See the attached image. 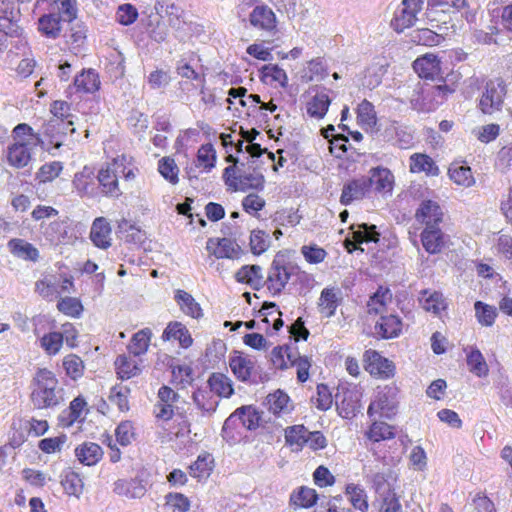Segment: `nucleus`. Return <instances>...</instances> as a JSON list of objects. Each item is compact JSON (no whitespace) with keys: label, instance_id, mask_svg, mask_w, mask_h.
Here are the masks:
<instances>
[{"label":"nucleus","instance_id":"obj_37","mask_svg":"<svg viewBox=\"0 0 512 512\" xmlns=\"http://www.w3.org/2000/svg\"><path fill=\"white\" fill-rule=\"evenodd\" d=\"M401 328L402 322L396 315L381 316L380 321L375 325L376 333L384 339L397 337Z\"/></svg>","mask_w":512,"mask_h":512},{"label":"nucleus","instance_id":"obj_12","mask_svg":"<svg viewBox=\"0 0 512 512\" xmlns=\"http://www.w3.org/2000/svg\"><path fill=\"white\" fill-rule=\"evenodd\" d=\"M361 391L354 386L353 388L338 389L335 395V404L339 415L343 418H352L361 411Z\"/></svg>","mask_w":512,"mask_h":512},{"label":"nucleus","instance_id":"obj_1","mask_svg":"<svg viewBox=\"0 0 512 512\" xmlns=\"http://www.w3.org/2000/svg\"><path fill=\"white\" fill-rule=\"evenodd\" d=\"M12 137L14 142L7 148V162L14 168H24L31 161L32 147L43 143L41 136L30 125L20 123L13 128Z\"/></svg>","mask_w":512,"mask_h":512},{"label":"nucleus","instance_id":"obj_61","mask_svg":"<svg viewBox=\"0 0 512 512\" xmlns=\"http://www.w3.org/2000/svg\"><path fill=\"white\" fill-rule=\"evenodd\" d=\"M115 437L118 444L128 446L136 439V428L130 420L121 421L115 429Z\"/></svg>","mask_w":512,"mask_h":512},{"label":"nucleus","instance_id":"obj_59","mask_svg":"<svg viewBox=\"0 0 512 512\" xmlns=\"http://www.w3.org/2000/svg\"><path fill=\"white\" fill-rule=\"evenodd\" d=\"M192 398L203 411H214L218 405V400L209 387L208 389L198 388L193 392Z\"/></svg>","mask_w":512,"mask_h":512},{"label":"nucleus","instance_id":"obj_63","mask_svg":"<svg viewBox=\"0 0 512 512\" xmlns=\"http://www.w3.org/2000/svg\"><path fill=\"white\" fill-rule=\"evenodd\" d=\"M311 366V359L308 356L300 355L298 351L295 352L291 361V367L296 369L299 383H305L309 379Z\"/></svg>","mask_w":512,"mask_h":512},{"label":"nucleus","instance_id":"obj_21","mask_svg":"<svg viewBox=\"0 0 512 512\" xmlns=\"http://www.w3.org/2000/svg\"><path fill=\"white\" fill-rule=\"evenodd\" d=\"M250 24L262 31L271 32L277 27V18L273 10L267 5L256 6L249 15Z\"/></svg>","mask_w":512,"mask_h":512},{"label":"nucleus","instance_id":"obj_41","mask_svg":"<svg viewBox=\"0 0 512 512\" xmlns=\"http://www.w3.org/2000/svg\"><path fill=\"white\" fill-rule=\"evenodd\" d=\"M130 394L131 389L127 385L117 383L110 388L108 400L116 406L120 412H128L130 410Z\"/></svg>","mask_w":512,"mask_h":512},{"label":"nucleus","instance_id":"obj_29","mask_svg":"<svg viewBox=\"0 0 512 512\" xmlns=\"http://www.w3.org/2000/svg\"><path fill=\"white\" fill-rule=\"evenodd\" d=\"M237 282L249 285L254 290H259L265 285L262 268L259 265H244L236 273Z\"/></svg>","mask_w":512,"mask_h":512},{"label":"nucleus","instance_id":"obj_33","mask_svg":"<svg viewBox=\"0 0 512 512\" xmlns=\"http://www.w3.org/2000/svg\"><path fill=\"white\" fill-rule=\"evenodd\" d=\"M421 242L429 254L440 253L444 245L443 233L437 226H426L421 233Z\"/></svg>","mask_w":512,"mask_h":512},{"label":"nucleus","instance_id":"obj_28","mask_svg":"<svg viewBox=\"0 0 512 512\" xmlns=\"http://www.w3.org/2000/svg\"><path fill=\"white\" fill-rule=\"evenodd\" d=\"M100 78L93 69H84L74 78L73 85L78 93L92 94L100 89Z\"/></svg>","mask_w":512,"mask_h":512},{"label":"nucleus","instance_id":"obj_51","mask_svg":"<svg viewBox=\"0 0 512 512\" xmlns=\"http://www.w3.org/2000/svg\"><path fill=\"white\" fill-rule=\"evenodd\" d=\"M269 234L261 229H253L249 235V250L254 256L264 254L270 247Z\"/></svg>","mask_w":512,"mask_h":512},{"label":"nucleus","instance_id":"obj_31","mask_svg":"<svg viewBox=\"0 0 512 512\" xmlns=\"http://www.w3.org/2000/svg\"><path fill=\"white\" fill-rule=\"evenodd\" d=\"M413 68L422 78H434L440 73V60L434 54H425L414 61Z\"/></svg>","mask_w":512,"mask_h":512},{"label":"nucleus","instance_id":"obj_14","mask_svg":"<svg viewBox=\"0 0 512 512\" xmlns=\"http://www.w3.org/2000/svg\"><path fill=\"white\" fill-rule=\"evenodd\" d=\"M206 249L210 255L217 259H240L244 254L243 249L235 239L231 238H209L206 242Z\"/></svg>","mask_w":512,"mask_h":512},{"label":"nucleus","instance_id":"obj_47","mask_svg":"<svg viewBox=\"0 0 512 512\" xmlns=\"http://www.w3.org/2000/svg\"><path fill=\"white\" fill-rule=\"evenodd\" d=\"M152 332L149 328H144L136 332L127 346L129 354L139 357L148 351Z\"/></svg>","mask_w":512,"mask_h":512},{"label":"nucleus","instance_id":"obj_52","mask_svg":"<svg viewBox=\"0 0 512 512\" xmlns=\"http://www.w3.org/2000/svg\"><path fill=\"white\" fill-rule=\"evenodd\" d=\"M343 300V293L340 288H326L322 290V314L325 317L334 315L336 308Z\"/></svg>","mask_w":512,"mask_h":512},{"label":"nucleus","instance_id":"obj_10","mask_svg":"<svg viewBox=\"0 0 512 512\" xmlns=\"http://www.w3.org/2000/svg\"><path fill=\"white\" fill-rule=\"evenodd\" d=\"M424 0H403L394 13L391 27L398 33L413 26L417 14L422 10Z\"/></svg>","mask_w":512,"mask_h":512},{"label":"nucleus","instance_id":"obj_40","mask_svg":"<svg viewBox=\"0 0 512 512\" xmlns=\"http://www.w3.org/2000/svg\"><path fill=\"white\" fill-rule=\"evenodd\" d=\"M57 310L70 318L78 319L84 312V305L80 298L71 296H60L57 299Z\"/></svg>","mask_w":512,"mask_h":512},{"label":"nucleus","instance_id":"obj_7","mask_svg":"<svg viewBox=\"0 0 512 512\" xmlns=\"http://www.w3.org/2000/svg\"><path fill=\"white\" fill-rule=\"evenodd\" d=\"M349 233L343 241V245L348 253L354 251L364 252L361 247L363 243H377L380 239V233L374 224L360 223L352 224Z\"/></svg>","mask_w":512,"mask_h":512},{"label":"nucleus","instance_id":"obj_35","mask_svg":"<svg viewBox=\"0 0 512 512\" xmlns=\"http://www.w3.org/2000/svg\"><path fill=\"white\" fill-rule=\"evenodd\" d=\"M162 339L164 341L177 340L183 348H189L193 343L188 329L180 322L169 323L162 334Z\"/></svg>","mask_w":512,"mask_h":512},{"label":"nucleus","instance_id":"obj_39","mask_svg":"<svg viewBox=\"0 0 512 512\" xmlns=\"http://www.w3.org/2000/svg\"><path fill=\"white\" fill-rule=\"evenodd\" d=\"M61 21L56 14H44L38 19V31L47 38L57 39L62 31Z\"/></svg>","mask_w":512,"mask_h":512},{"label":"nucleus","instance_id":"obj_15","mask_svg":"<svg viewBox=\"0 0 512 512\" xmlns=\"http://www.w3.org/2000/svg\"><path fill=\"white\" fill-rule=\"evenodd\" d=\"M371 193L370 180L363 175L348 180L343 185L340 201L344 205H349L354 201L370 197Z\"/></svg>","mask_w":512,"mask_h":512},{"label":"nucleus","instance_id":"obj_27","mask_svg":"<svg viewBox=\"0 0 512 512\" xmlns=\"http://www.w3.org/2000/svg\"><path fill=\"white\" fill-rule=\"evenodd\" d=\"M318 501V494L315 489L307 486H300L292 491L289 497V505L293 510L309 509Z\"/></svg>","mask_w":512,"mask_h":512},{"label":"nucleus","instance_id":"obj_44","mask_svg":"<svg viewBox=\"0 0 512 512\" xmlns=\"http://www.w3.org/2000/svg\"><path fill=\"white\" fill-rule=\"evenodd\" d=\"M297 349L289 345H279L272 349L270 360L274 368L286 370L291 368V361Z\"/></svg>","mask_w":512,"mask_h":512},{"label":"nucleus","instance_id":"obj_9","mask_svg":"<svg viewBox=\"0 0 512 512\" xmlns=\"http://www.w3.org/2000/svg\"><path fill=\"white\" fill-rule=\"evenodd\" d=\"M506 84L501 78L489 80L480 98L479 107L485 114H492L502 107L506 95Z\"/></svg>","mask_w":512,"mask_h":512},{"label":"nucleus","instance_id":"obj_8","mask_svg":"<svg viewBox=\"0 0 512 512\" xmlns=\"http://www.w3.org/2000/svg\"><path fill=\"white\" fill-rule=\"evenodd\" d=\"M398 403V388L395 385H386L378 391L376 400L371 402L367 413L369 417L380 413V416L391 419L397 413Z\"/></svg>","mask_w":512,"mask_h":512},{"label":"nucleus","instance_id":"obj_48","mask_svg":"<svg viewBox=\"0 0 512 512\" xmlns=\"http://www.w3.org/2000/svg\"><path fill=\"white\" fill-rule=\"evenodd\" d=\"M175 300L180 306V309L186 315L199 319L203 316L202 308L199 303L195 301L193 296L184 290H177Z\"/></svg>","mask_w":512,"mask_h":512},{"label":"nucleus","instance_id":"obj_26","mask_svg":"<svg viewBox=\"0 0 512 512\" xmlns=\"http://www.w3.org/2000/svg\"><path fill=\"white\" fill-rule=\"evenodd\" d=\"M102 447L94 442L85 441L75 448L77 460L85 466H94L103 458Z\"/></svg>","mask_w":512,"mask_h":512},{"label":"nucleus","instance_id":"obj_38","mask_svg":"<svg viewBox=\"0 0 512 512\" xmlns=\"http://www.w3.org/2000/svg\"><path fill=\"white\" fill-rule=\"evenodd\" d=\"M50 113L53 115L52 119L63 123L65 128H68L70 132H74V128H72L74 115L72 114L70 103L64 100H55L50 104Z\"/></svg>","mask_w":512,"mask_h":512},{"label":"nucleus","instance_id":"obj_36","mask_svg":"<svg viewBox=\"0 0 512 512\" xmlns=\"http://www.w3.org/2000/svg\"><path fill=\"white\" fill-rule=\"evenodd\" d=\"M208 387L215 396L229 398L234 393L231 379L223 373H212L208 378Z\"/></svg>","mask_w":512,"mask_h":512},{"label":"nucleus","instance_id":"obj_24","mask_svg":"<svg viewBox=\"0 0 512 512\" xmlns=\"http://www.w3.org/2000/svg\"><path fill=\"white\" fill-rule=\"evenodd\" d=\"M9 252L16 258L24 261L37 262L40 259V252L32 243L22 238H12L8 241Z\"/></svg>","mask_w":512,"mask_h":512},{"label":"nucleus","instance_id":"obj_23","mask_svg":"<svg viewBox=\"0 0 512 512\" xmlns=\"http://www.w3.org/2000/svg\"><path fill=\"white\" fill-rule=\"evenodd\" d=\"M44 239L51 245L64 244L68 239V225L63 220H54L40 225Z\"/></svg>","mask_w":512,"mask_h":512},{"label":"nucleus","instance_id":"obj_20","mask_svg":"<svg viewBox=\"0 0 512 512\" xmlns=\"http://www.w3.org/2000/svg\"><path fill=\"white\" fill-rule=\"evenodd\" d=\"M96 176L91 167L84 166L74 175L73 188L80 197H93L97 190Z\"/></svg>","mask_w":512,"mask_h":512},{"label":"nucleus","instance_id":"obj_4","mask_svg":"<svg viewBox=\"0 0 512 512\" xmlns=\"http://www.w3.org/2000/svg\"><path fill=\"white\" fill-rule=\"evenodd\" d=\"M299 267L294 264L287 251H279L268 270L265 285L272 295L280 294L288 284L291 277L299 272Z\"/></svg>","mask_w":512,"mask_h":512},{"label":"nucleus","instance_id":"obj_46","mask_svg":"<svg viewBox=\"0 0 512 512\" xmlns=\"http://www.w3.org/2000/svg\"><path fill=\"white\" fill-rule=\"evenodd\" d=\"M266 405L268 410L277 416L286 414L291 410L290 397L281 390L270 393L266 397Z\"/></svg>","mask_w":512,"mask_h":512},{"label":"nucleus","instance_id":"obj_50","mask_svg":"<svg viewBox=\"0 0 512 512\" xmlns=\"http://www.w3.org/2000/svg\"><path fill=\"white\" fill-rule=\"evenodd\" d=\"M265 185V178L261 173H244L238 175L237 185L234 186V192L236 191H248V190H263Z\"/></svg>","mask_w":512,"mask_h":512},{"label":"nucleus","instance_id":"obj_6","mask_svg":"<svg viewBox=\"0 0 512 512\" xmlns=\"http://www.w3.org/2000/svg\"><path fill=\"white\" fill-rule=\"evenodd\" d=\"M261 422L260 413L252 406H242L237 408L224 422L222 427V436L229 442H235L240 432L237 425L240 423L248 430H255Z\"/></svg>","mask_w":512,"mask_h":512},{"label":"nucleus","instance_id":"obj_32","mask_svg":"<svg viewBox=\"0 0 512 512\" xmlns=\"http://www.w3.org/2000/svg\"><path fill=\"white\" fill-rule=\"evenodd\" d=\"M442 216L443 213L440 206L437 202L432 200L422 201L416 212V217L418 220L425 223L426 226H437L438 223L442 221Z\"/></svg>","mask_w":512,"mask_h":512},{"label":"nucleus","instance_id":"obj_5","mask_svg":"<svg viewBox=\"0 0 512 512\" xmlns=\"http://www.w3.org/2000/svg\"><path fill=\"white\" fill-rule=\"evenodd\" d=\"M75 290L74 278L69 274H60L57 277L54 274L46 273L42 278L35 282L34 291L41 298L47 301H53L60 296Z\"/></svg>","mask_w":512,"mask_h":512},{"label":"nucleus","instance_id":"obj_53","mask_svg":"<svg viewBox=\"0 0 512 512\" xmlns=\"http://www.w3.org/2000/svg\"><path fill=\"white\" fill-rule=\"evenodd\" d=\"M358 123L367 131L373 130L377 124L374 105L368 100H363L357 108Z\"/></svg>","mask_w":512,"mask_h":512},{"label":"nucleus","instance_id":"obj_49","mask_svg":"<svg viewBox=\"0 0 512 512\" xmlns=\"http://www.w3.org/2000/svg\"><path fill=\"white\" fill-rule=\"evenodd\" d=\"M62 366L67 377L71 380H78L83 377L85 363L80 356L74 353L67 354L62 359Z\"/></svg>","mask_w":512,"mask_h":512},{"label":"nucleus","instance_id":"obj_2","mask_svg":"<svg viewBox=\"0 0 512 512\" xmlns=\"http://www.w3.org/2000/svg\"><path fill=\"white\" fill-rule=\"evenodd\" d=\"M133 162V157L121 154L99 170L96 178L104 195L118 198L122 194L117 175L122 174L126 180L134 179L137 168Z\"/></svg>","mask_w":512,"mask_h":512},{"label":"nucleus","instance_id":"obj_42","mask_svg":"<svg viewBox=\"0 0 512 512\" xmlns=\"http://www.w3.org/2000/svg\"><path fill=\"white\" fill-rule=\"evenodd\" d=\"M302 109L311 117H320V88L312 85L301 95Z\"/></svg>","mask_w":512,"mask_h":512},{"label":"nucleus","instance_id":"obj_25","mask_svg":"<svg viewBox=\"0 0 512 512\" xmlns=\"http://www.w3.org/2000/svg\"><path fill=\"white\" fill-rule=\"evenodd\" d=\"M88 412L87 402L83 396L74 398L67 410H64L59 417L63 427H71L74 423L82 421Z\"/></svg>","mask_w":512,"mask_h":512},{"label":"nucleus","instance_id":"obj_57","mask_svg":"<svg viewBox=\"0 0 512 512\" xmlns=\"http://www.w3.org/2000/svg\"><path fill=\"white\" fill-rule=\"evenodd\" d=\"M467 365L474 375L482 378L489 372L488 365L479 349L474 348L467 354Z\"/></svg>","mask_w":512,"mask_h":512},{"label":"nucleus","instance_id":"obj_45","mask_svg":"<svg viewBox=\"0 0 512 512\" xmlns=\"http://www.w3.org/2000/svg\"><path fill=\"white\" fill-rule=\"evenodd\" d=\"M410 170L413 173L425 172L430 176H437L439 174V168L434 160L430 156L421 153L411 155Z\"/></svg>","mask_w":512,"mask_h":512},{"label":"nucleus","instance_id":"obj_54","mask_svg":"<svg viewBox=\"0 0 512 512\" xmlns=\"http://www.w3.org/2000/svg\"><path fill=\"white\" fill-rule=\"evenodd\" d=\"M40 347L46 355L55 356L63 347V337L58 331H50L39 338Z\"/></svg>","mask_w":512,"mask_h":512},{"label":"nucleus","instance_id":"obj_64","mask_svg":"<svg viewBox=\"0 0 512 512\" xmlns=\"http://www.w3.org/2000/svg\"><path fill=\"white\" fill-rule=\"evenodd\" d=\"M43 135L49 139L51 144L59 145L60 136L66 135L68 128L63 126V123L57 122L55 119H50L43 124Z\"/></svg>","mask_w":512,"mask_h":512},{"label":"nucleus","instance_id":"obj_43","mask_svg":"<svg viewBox=\"0 0 512 512\" xmlns=\"http://www.w3.org/2000/svg\"><path fill=\"white\" fill-rule=\"evenodd\" d=\"M61 485L65 493L69 496L79 497L84 490L83 479L79 473L72 469L63 471Z\"/></svg>","mask_w":512,"mask_h":512},{"label":"nucleus","instance_id":"obj_60","mask_svg":"<svg viewBox=\"0 0 512 512\" xmlns=\"http://www.w3.org/2000/svg\"><path fill=\"white\" fill-rule=\"evenodd\" d=\"M63 164L60 161H52L43 164L36 173V180L39 183H49L55 180L62 172Z\"/></svg>","mask_w":512,"mask_h":512},{"label":"nucleus","instance_id":"obj_56","mask_svg":"<svg viewBox=\"0 0 512 512\" xmlns=\"http://www.w3.org/2000/svg\"><path fill=\"white\" fill-rule=\"evenodd\" d=\"M27 422L21 417L13 419L8 444L12 448H19L26 441Z\"/></svg>","mask_w":512,"mask_h":512},{"label":"nucleus","instance_id":"obj_16","mask_svg":"<svg viewBox=\"0 0 512 512\" xmlns=\"http://www.w3.org/2000/svg\"><path fill=\"white\" fill-rule=\"evenodd\" d=\"M365 369L372 375L382 379L394 376L395 365L381 356L377 351L367 350L364 353Z\"/></svg>","mask_w":512,"mask_h":512},{"label":"nucleus","instance_id":"obj_18","mask_svg":"<svg viewBox=\"0 0 512 512\" xmlns=\"http://www.w3.org/2000/svg\"><path fill=\"white\" fill-rule=\"evenodd\" d=\"M255 364L254 358L242 351L234 350L229 356V367L233 375L241 382H246L251 378Z\"/></svg>","mask_w":512,"mask_h":512},{"label":"nucleus","instance_id":"obj_34","mask_svg":"<svg viewBox=\"0 0 512 512\" xmlns=\"http://www.w3.org/2000/svg\"><path fill=\"white\" fill-rule=\"evenodd\" d=\"M260 79L262 82L270 85H278L282 88L288 86V76L284 69L277 64L264 65L260 70Z\"/></svg>","mask_w":512,"mask_h":512},{"label":"nucleus","instance_id":"obj_55","mask_svg":"<svg viewBox=\"0 0 512 512\" xmlns=\"http://www.w3.org/2000/svg\"><path fill=\"white\" fill-rule=\"evenodd\" d=\"M159 174L170 184L177 185L179 183V167L174 158L165 156L158 161Z\"/></svg>","mask_w":512,"mask_h":512},{"label":"nucleus","instance_id":"obj_17","mask_svg":"<svg viewBox=\"0 0 512 512\" xmlns=\"http://www.w3.org/2000/svg\"><path fill=\"white\" fill-rule=\"evenodd\" d=\"M114 369L117 379L130 380L142 373L143 361L132 354H121L114 361Z\"/></svg>","mask_w":512,"mask_h":512},{"label":"nucleus","instance_id":"obj_19","mask_svg":"<svg viewBox=\"0 0 512 512\" xmlns=\"http://www.w3.org/2000/svg\"><path fill=\"white\" fill-rule=\"evenodd\" d=\"M112 228L105 217H97L93 220L89 238L93 245L99 249L107 250L112 245Z\"/></svg>","mask_w":512,"mask_h":512},{"label":"nucleus","instance_id":"obj_3","mask_svg":"<svg viewBox=\"0 0 512 512\" xmlns=\"http://www.w3.org/2000/svg\"><path fill=\"white\" fill-rule=\"evenodd\" d=\"M30 400L36 409H48L59 405V381L48 368H39L31 382Z\"/></svg>","mask_w":512,"mask_h":512},{"label":"nucleus","instance_id":"obj_58","mask_svg":"<svg viewBox=\"0 0 512 512\" xmlns=\"http://www.w3.org/2000/svg\"><path fill=\"white\" fill-rule=\"evenodd\" d=\"M444 40L441 34L436 33L430 28H422L413 31L411 41L424 46H437Z\"/></svg>","mask_w":512,"mask_h":512},{"label":"nucleus","instance_id":"obj_22","mask_svg":"<svg viewBox=\"0 0 512 512\" xmlns=\"http://www.w3.org/2000/svg\"><path fill=\"white\" fill-rule=\"evenodd\" d=\"M367 178L370 180L372 192L391 193L394 185V176L392 172L385 167H375L370 169Z\"/></svg>","mask_w":512,"mask_h":512},{"label":"nucleus","instance_id":"obj_30","mask_svg":"<svg viewBox=\"0 0 512 512\" xmlns=\"http://www.w3.org/2000/svg\"><path fill=\"white\" fill-rule=\"evenodd\" d=\"M214 468V458L209 452H202L189 466L190 475L198 481L206 480Z\"/></svg>","mask_w":512,"mask_h":512},{"label":"nucleus","instance_id":"obj_13","mask_svg":"<svg viewBox=\"0 0 512 512\" xmlns=\"http://www.w3.org/2000/svg\"><path fill=\"white\" fill-rule=\"evenodd\" d=\"M319 432H310L303 425H295L285 430V440L287 445L295 451L308 446L312 450H317L319 444Z\"/></svg>","mask_w":512,"mask_h":512},{"label":"nucleus","instance_id":"obj_62","mask_svg":"<svg viewBox=\"0 0 512 512\" xmlns=\"http://www.w3.org/2000/svg\"><path fill=\"white\" fill-rule=\"evenodd\" d=\"M450 179L457 185L470 187L475 183L469 166L451 165L448 170Z\"/></svg>","mask_w":512,"mask_h":512},{"label":"nucleus","instance_id":"obj_11","mask_svg":"<svg viewBox=\"0 0 512 512\" xmlns=\"http://www.w3.org/2000/svg\"><path fill=\"white\" fill-rule=\"evenodd\" d=\"M18 22L19 13L15 12L14 4L0 0V35L10 38H23L24 30Z\"/></svg>","mask_w":512,"mask_h":512}]
</instances>
